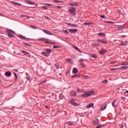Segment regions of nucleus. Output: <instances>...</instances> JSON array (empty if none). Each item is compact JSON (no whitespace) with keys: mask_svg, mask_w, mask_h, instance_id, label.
Segmentation results:
<instances>
[{"mask_svg":"<svg viewBox=\"0 0 128 128\" xmlns=\"http://www.w3.org/2000/svg\"><path fill=\"white\" fill-rule=\"evenodd\" d=\"M38 40H43V41H44V40H46V39L45 38H39Z\"/></svg>","mask_w":128,"mask_h":128,"instance_id":"nucleus-39","label":"nucleus"},{"mask_svg":"<svg viewBox=\"0 0 128 128\" xmlns=\"http://www.w3.org/2000/svg\"><path fill=\"white\" fill-rule=\"evenodd\" d=\"M121 28H118V30H121Z\"/></svg>","mask_w":128,"mask_h":128,"instance_id":"nucleus-60","label":"nucleus"},{"mask_svg":"<svg viewBox=\"0 0 128 128\" xmlns=\"http://www.w3.org/2000/svg\"><path fill=\"white\" fill-rule=\"evenodd\" d=\"M45 108H46V109H48V110H50V106H45Z\"/></svg>","mask_w":128,"mask_h":128,"instance_id":"nucleus-49","label":"nucleus"},{"mask_svg":"<svg viewBox=\"0 0 128 128\" xmlns=\"http://www.w3.org/2000/svg\"><path fill=\"white\" fill-rule=\"evenodd\" d=\"M94 93V90H90V91L84 92V94H82V96H82V98H84L86 97L91 96V95H92Z\"/></svg>","mask_w":128,"mask_h":128,"instance_id":"nucleus-1","label":"nucleus"},{"mask_svg":"<svg viewBox=\"0 0 128 128\" xmlns=\"http://www.w3.org/2000/svg\"><path fill=\"white\" fill-rule=\"evenodd\" d=\"M54 2H59L57 0H54Z\"/></svg>","mask_w":128,"mask_h":128,"instance_id":"nucleus-51","label":"nucleus"},{"mask_svg":"<svg viewBox=\"0 0 128 128\" xmlns=\"http://www.w3.org/2000/svg\"><path fill=\"white\" fill-rule=\"evenodd\" d=\"M30 28H32L34 30H36L37 28L36 26H30Z\"/></svg>","mask_w":128,"mask_h":128,"instance_id":"nucleus-37","label":"nucleus"},{"mask_svg":"<svg viewBox=\"0 0 128 128\" xmlns=\"http://www.w3.org/2000/svg\"><path fill=\"white\" fill-rule=\"evenodd\" d=\"M99 36L104 37L106 36L104 32H99L97 34Z\"/></svg>","mask_w":128,"mask_h":128,"instance_id":"nucleus-14","label":"nucleus"},{"mask_svg":"<svg viewBox=\"0 0 128 128\" xmlns=\"http://www.w3.org/2000/svg\"><path fill=\"white\" fill-rule=\"evenodd\" d=\"M76 96V92L74 91H71L70 92V96Z\"/></svg>","mask_w":128,"mask_h":128,"instance_id":"nucleus-7","label":"nucleus"},{"mask_svg":"<svg viewBox=\"0 0 128 128\" xmlns=\"http://www.w3.org/2000/svg\"><path fill=\"white\" fill-rule=\"evenodd\" d=\"M42 54L43 56L48 57L50 56V53H46L45 52H42Z\"/></svg>","mask_w":128,"mask_h":128,"instance_id":"nucleus-13","label":"nucleus"},{"mask_svg":"<svg viewBox=\"0 0 128 128\" xmlns=\"http://www.w3.org/2000/svg\"><path fill=\"white\" fill-rule=\"evenodd\" d=\"M46 6H50L51 4H46Z\"/></svg>","mask_w":128,"mask_h":128,"instance_id":"nucleus-57","label":"nucleus"},{"mask_svg":"<svg viewBox=\"0 0 128 128\" xmlns=\"http://www.w3.org/2000/svg\"><path fill=\"white\" fill-rule=\"evenodd\" d=\"M78 70L77 68H74L73 69V73L74 74H78Z\"/></svg>","mask_w":128,"mask_h":128,"instance_id":"nucleus-16","label":"nucleus"},{"mask_svg":"<svg viewBox=\"0 0 128 128\" xmlns=\"http://www.w3.org/2000/svg\"><path fill=\"white\" fill-rule=\"evenodd\" d=\"M78 76H79V75L78 74H74V76H72V78H76V77H78Z\"/></svg>","mask_w":128,"mask_h":128,"instance_id":"nucleus-35","label":"nucleus"},{"mask_svg":"<svg viewBox=\"0 0 128 128\" xmlns=\"http://www.w3.org/2000/svg\"><path fill=\"white\" fill-rule=\"evenodd\" d=\"M116 62V61H114V62H111V64H114Z\"/></svg>","mask_w":128,"mask_h":128,"instance_id":"nucleus-54","label":"nucleus"},{"mask_svg":"<svg viewBox=\"0 0 128 128\" xmlns=\"http://www.w3.org/2000/svg\"><path fill=\"white\" fill-rule=\"evenodd\" d=\"M97 42H101L102 44H106L108 43L107 40H105L104 39L97 38Z\"/></svg>","mask_w":128,"mask_h":128,"instance_id":"nucleus-3","label":"nucleus"},{"mask_svg":"<svg viewBox=\"0 0 128 128\" xmlns=\"http://www.w3.org/2000/svg\"><path fill=\"white\" fill-rule=\"evenodd\" d=\"M78 5V2H72L71 3H70V6H76Z\"/></svg>","mask_w":128,"mask_h":128,"instance_id":"nucleus-5","label":"nucleus"},{"mask_svg":"<svg viewBox=\"0 0 128 128\" xmlns=\"http://www.w3.org/2000/svg\"><path fill=\"white\" fill-rule=\"evenodd\" d=\"M127 43H128L127 41H124L122 42L121 43V46H126Z\"/></svg>","mask_w":128,"mask_h":128,"instance_id":"nucleus-20","label":"nucleus"},{"mask_svg":"<svg viewBox=\"0 0 128 128\" xmlns=\"http://www.w3.org/2000/svg\"><path fill=\"white\" fill-rule=\"evenodd\" d=\"M84 25L85 26H90L91 24L90 22H84Z\"/></svg>","mask_w":128,"mask_h":128,"instance_id":"nucleus-34","label":"nucleus"},{"mask_svg":"<svg viewBox=\"0 0 128 128\" xmlns=\"http://www.w3.org/2000/svg\"><path fill=\"white\" fill-rule=\"evenodd\" d=\"M66 62H70V64H73V61L71 59H66Z\"/></svg>","mask_w":128,"mask_h":128,"instance_id":"nucleus-23","label":"nucleus"},{"mask_svg":"<svg viewBox=\"0 0 128 128\" xmlns=\"http://www.w3.org/2000/svg\"><path fill=\"white\" fill-rule=\"evenodd\" d=\"M93 106H94V104L93 103H90L89 104L87 105V106H86V108H92Z\"/></svg>","mask_w":128,"mask_h":128,"instance_id":"nucleus-12","label":"nucleus"},{"mask_svg":"<svg viewBox=\"0 0 128 128\" xmlns=\"http://www.w3.org/2000/svg\"><path fill=\"white\" fill-rule=\"evenodd\" d=\"M54 66H56V68L59 69L60 67H59L58 65L56 64H54Z\"/></svg>","mask_w":128,"mask_h":128,"instance_id":"nucleus-44","label":"nucleus"},{"mask_svg":"<svg viewBox=\"0 0 128 128\" xmlns=\"http://www.w3.org/2000/svg\"><path fill=\"white\" fill-rule=\"evenodd\" d=\"M50 44H56V42H50Z\"/></svg>","mask_w":128,"mask_h":128,"instance_id":"nucleus-58","label":"nucleus"},{"mask_svg":"<svg viewBox=\"0 0 128 128\" xmlns=\"http://www.w3.org/2000/svg\"><path fill=\"white\" fill-rule=\"evenodd\" d=\"M12 2V4L16 5V6H20L21 5L20 4L14 2L12 1V2Z\"/></svg>","mask_w":128,"mask_h":128,"instance_id":"nucleus-17","label":"nucleus"},{"mask_svg":"<svg viewBox=\"0 0 128 128\" xmlns=\"http://www.w3.org/2000/svg\"><path fill=\"white\" fill-rule=\"evenodd\" d=\"M43 32H44L45 34H48L49 36H52L53 34L50 32V31L48 30H43Z\"/></svg>","mask_w":128,"mask_h":128,"instance_id":"nucleus-11","label":"nucleus"},{"mask_svg":"<svg viewBox=\"0 0 128 128\" xmlns=\"http://www.w3.org/2000/svg\"><path fill=\"white\" fill-rule=\"evenodd\" d=\"M58 8H62V7L60 6H58Z\"/></svg>","mask_w":128,"mask_h":128,"instance_id":"nucleus-61","label":"nucleus"},{"mask_svg":"<svg viewBox=\"0 0 128 128\" xmlns=\"http://www.w3.org/2000/svg\"><path fill=\"white\" fill-rule=\"evenodd\" d=\"M126 93H128V90H126Z\"/></svg>","mask_w":128,"mask_h":128,"instance_id":"nucleus-64","label":"nucleus"},{"mask_svg":"<svg viewBox=\"0 0 128 128\" xmlns=\"http://www.w3.org/2000/svg\"><path fill=\"white\" fill-rule=\"evenodd\" d=\"M121 99H122V100H125V99H126V98H125V97H122Z\"/></svg>","mask_w":128,"mask_h":128,"instance_id":"nucleus-53","label":"nucleus"},{"mask_svg":"<svg viewBox=\"0 0 128 128\" xmlns=\"http://www.w3.org/2000/svg\"><path fill=\"white\" fill-rule=\"evenodd\" d=\"M84 62V59H80V60H79V62Z\"/></svg>","mask_w":128,"mask_h":128,"instance_id":"nucleus-46","label":"nucleus"},{"mask_svg":"<svg viewBox=\"0 0 128 128\" xmlns=\"http://www.w3.org/2000/svg\"><path fill=\"white\" fill-rule=\"evenodd\" d=\"M60 48V46H53V48Z\"/></svg>","mask_w":128,"mask_h":128,"instance_id":"nucleus-38","label":"nucleus"},{"mask_svg":"<svg viewBox=\"0 0 128 128\" xmlns=\"http://www.w3.org/2000/svg\"><path fill=\"white\" fill-rule=\"evenodd\" d=\"M71 104H73V106H79V104H78V103H76V102H71Z\"/></svg>","mask_w":128,"mask_h":128,"instance_id":"nucleus-24","label":"nucleus"},{"mask_svg":"<svg viewBox=\"0 0 128 128\" xmlns=\"http://www.w3.org/2000/svg\"><path fill=\"white\" fill-rule=\"evenodd\" d=\"M122 70H127L128 69V66H123L121 67Z\"/></svg>","mask_w":128,"mask_h":128,"instance_id":"nucleus-21","label":"nucleus"},{"mask_svg":"<svg viewBox=\"0 0 128 128\" xmlns=\"http://www.w3.org/2000/svg\"><path fill=\"white\" fill-rule=\"evenodd\" d=\"M118 70V68H111V71H114L116 70Z\"/></svg>","mask_w":128,"mask_h":128,"instance_id":"nucleus-45","label":"nucleus"},{"mask_svg":"<svg viewBox=\"0 0 128 128\" xmlns=\"http://www.w3.org/2000/svg\"><path fill=\"white\" fill-rule=\"evenodd\" d=\"M80 65L82 66V68H84L85 67V65L84 64H80Z\"/></svg>","mask_w":128,"mask_h":128,"instance_id":"nucleus-47","label":"nucleus"},{"mask_svg":"<svg viewBox=\"0 0 128 128\" xmlns=\"http://www.w3.org/2000/svg\"><path fill=\"white\" fill-rule=\"evenodd\" d=\"M102 83H104V84H107V83H108V80H104L102 82Z\"/></svg>","mask_w":128,"mask_h":128,"instance_id":"nucleus-40","label":"nucleus"},{"mask_svg":"<svg viewBox=\"0 0 128 128\" xmlns=\"http://www.w3.org/2000/svg\"><path fill=\"white\" fill-rule=\"evenodd\" d=\"M74 100H74V99H71V103H72V102H74Z\"/></svg>","mask_w":128,"mask_h":128,"instance_id":"nucleus-52","label":"nucleus"},{"mask_svg":"<svg viewBox=\"0 0 128 128\" xmlns=\"http://www.w3.org/2000/svg\"><path fill=\"white\" fill-rule=\"evenodd\" d=\"M68 12H70V14H71L73 16H75L76 15V8L74 7L70 8V9H68Z\"/></svg>","mask_w":128,"mask_h":128,"instance_id":"nucleus-2","label":"nucleus"},{"mask_svg":"<svg viewBox=\"0 0 128 128\" xmlns=\"http://www.w3.org/2000/svg\"><path fill=\"white\" fill-rule=\"evenodd\" d=\"M19 37H20V38H22V40H26V37L23 36L22 35H20Z\"/></svg>","mask_w":128,"mask_h":128,"instance_id":"nucleus-30","label":"nucleus"},{"mask_svg":"<svg viewBox=\"0 0 128 128\" xmlns=\"http://www.w3.org/2000/svg\"><path fill=\"white\" fill-rule=\"evenodd\" d=\"M42 9L44 10H48V8H46V6H42Z\"/></svg>","mask_w":128,"mask_h":128,"instance_id":"nucleus-42","label":"nucleus"},{"mask_svg":"<svg viewBox=\"0 0 128 128\" xmlns=\"http://www.w3.org/2000/svg\"><path fill=\"white\" fill-rule=\"evenodd\" d=\"M106 52H107V50H106L102 48L101 50H100L99 52V54H101V55H102V54H104L105 53H106Z\"/></svg>","mask_w":128,"mask_h":128,"instance_id":"nucleus-4","label":"nucleus"},{"mask_svg":"<svg viewBox=\"0 0 128 128\" xmlns=\"http://www.w3.org/2000/svg\"><path fill=\"white\" fill-rule=\"evenodd\" d=\"M63 33L66 34H69L70 33L68 32V31L67 30H63L62 31Z\"/></svg>","mask_w":128,"mask_h":128,"instance_id":"nucleus-31","label":"nucleus"},{"mask_svg":"<svg viewBox=\"0 0 128 128\" xmlns=\"http://www.w3.org/2000/svg\"><path fill=\"white\" fill-rule=\"evenodd\" d=\"M106 107H107V104H102L101 106V110L102 111L104 110L106 108Z\"/></svg>","mask_w":128,"mask_h":128,"instance_id":"nucleus-10","label":"nucleus"},{"mask_svg":"<svg viewBox=\"0 0 128 128\" xmlns=\"http://www.w3.org/2000/svg\"><path fill=\"white\" fill-rule=\"evenodd\" d=\"M68 32H70L71 34H74L76 32H78V29H70L68 30Z\"/></svg>","mask_w":128,"mask_h":128,"instance_id":"nucleus-6","label":"nucleus"},{"mask_svg":"<svg viewBox=\"0 0 128 128\" xmlns=\"http://www.w3.org/2000/svg\"><path fill=\"white\" fill-rule=\"evenodd\" d=\"M90 57L94 58H97V56H96V54H91Z\"/></svg>","mask_w":128,"mask_h":128,"instance_id":"nucleus-29","label":"nucleus"},{"mask_svg":"<svg viewBox=\"0 0 128 128\" xmlns=\"http://www.w3.org/2000/svg\"><path fill=\"white\" fill-rule=\"evenodd\" d=\"M105 16H101V18H104Z\"/></svg>","mask_w":128,"mask_h":128,"instance_id":"nucleus-56","label":"nucleus"},{"mask_svg":"<svg viewBox=\"0 0 128 128\" xmlns=\"http://www.w3.org/2000/svg\"><path fill=\"white\" fill-rule=\"evenodd\" d=\"M68 26H73L74 28H76V27L78 26L77 25L72 24H68Z\"/></svg>","mask_w":128,"mask_h":128,"instance_id":"nucleus-26","label":"nucleus"},{"mask_svg":"<svg viewBox=\"0 0 128 128\" xmlns=\"http://www.w3.org/2000/svg\"><path fill=\"white\" fill-rule=\"evenodd\" d=\"M96 128H102V126L100 125H98V126H97Z\"/></svg>","mask_w":128,"mask_h":128,"instance_id":"nucleus-55","label":"nucleus"},{"mask_svg":"<svg viewBox=\"0 0 128 128\" xmlns=\"http://www.w3.org/2000/svg\"><path fill=\"white\" fill-rule=\"evenodd\" d=\"M98 122H99V120H98V118L96 119L93 121L92 123L94 124V125H96L98 124Z\"/></svg>","mask_w":128,"mask_h":128,"instance_id":"nucleus-15","label":"nucleus"},{"mask_svg":"<svg viewBox=\"0 0 128 128\" xmlns=\"http://www.w3.org/2000/svg\"><path fill=\"white\" fill-rule=\"evenodd\" d=\"M8 38H12L14 37V36L11 33H8Z\"/></svg>","mask_w":128,"mask_h":128,"instance_id":"nucleus-22","label":"nucleus"},{"mask_svg":"<svg viewBox=\"0 0 128 128\" xmlns=\"http://www.w3.org/2000/svg\"><path fill=\"white\" fill-rule=\"evenodd\" d=\"M26 79L28 80H30V77H28V78H26Z\"/></svg>","mask_w":128,"mask_h":128,"instance_id":"nucleus-63","label":"nucleus"},{"mask_svg":"<svg viewBox=\"0 0 128 128\" xmlns=\"http://www.w3.org/2000/svg\"><path fill=\"white\" fill-rule=\"evenodd\" d=\"M116 99L114 100V101L112 102V106H113L114 108L116 107V105L114 104V103L116 102Z\"/></svg>","mask_w":128,"mask_h":128,"instance_id":"nucleus-18","label":"nucleus"},{"mask_svg":"<svg viewBox=\"0 0 128 128\" xmlns=\"http://www.w3.org/2000/svg\"><path fill=\"white\" fill-rule=\"evenodd\" d=\"M14 74L15 81H16V80H18V77L17 76V74L16 73H14Z\"/></svg>","mask_w":128,"mask_h":128,"instance_id":"nucleus-33","label":"nucleus"},{"mask_svg":"<svg viewBox=\"0 0 128 128\" xmlns=\"http://www.w3.org/2000/svg\"><path fill=\"white\" fill-rule=\"evenodd\" d=\"M106 23H108V24H114V22L112 21H107V22H105Z\"/></svg>","mask_w":128,"mask_h":128,"instance_id":"nucleus-32","label":"nucleus"},{"mask_svg":"<svg viewBox=\"0 0 128 128\" xmlns=\"http://www.w3.org/2000/svg\"><path fill=\"white\" fill-rule=\"evenodd\" d=\"M73 48H74V49L76 50L77 51L81 52L80 50H79V48H78V47H76V46L73 45Z\"/></svg>","mask_w":128,"mask_h":128,"instance_id":"nucleus-25","label":"nucleus"},{"mask_svg":"<svg viewBox=\"0 0 128 128\" xmlns=\"http://www.w3.org/2000/svg\"><path fill=\"white\" fill-rule=\"evenodd\" d=\"M14 72H18V70L16 69L14 70Z\"/></svg>","mask_w":128,"mask_h":128,"instance_id":"nucleus-62","label":"nucleus"},{"mask_svg":"<svg viewBox=\"0 0 128 128\" xmlns=\"http://www.w3.org/2000/svg\"><path fill=\"white\" fill-rule=\"evenodd\" d=\"M22 53L24 54H25V55H26V56L30 55V53L26 52L25 50H22Z\"/></svg>","mask_w":128,"mask_h":128,"instance_id":"nucleus-19","label":"nucleus"},{"mask_svg":"<svg viewBox=\"0 0 128 128\" xmlns=\"http://www.w3.org/2000/svg\"><path fill=\"white\" fill-rule=\"evenodd\" d=\"M68 125L70 126H74V124L71 122H68Z\"/></svg>","mask_w":128,"mask_h":128,"instance_id":"nucleus-41","label":"nucleus"},{"mask_svg":"<svg viewBox=\"0 0 128 128\" xmlns=\"http://www.w3.org/2000/svg\"><path fill=\"white\" fill-rule=\"evenodd\" d=\"M25 2H26V3L28 4L29 5H34V4H36L34 2H30L29 0H26Z\"/></svg>","mask_w":128,"mask_h":128,"instance_id":"nucleus-9","label":"nucleus"},{"mask_svg":"<svg viewBox=\"0 0 128 128\" xmlns=\"http://www.w3.org/2000/svg\"><path fill=\"white\" fill-rule=\"evenodd\" d=\"M51 42H50V41L46 40V42H45L46 44H50Z\"/></svg>","mask_w":128,"mask_h":128,"instance_id":"nucleus-48","label":"nucleus"},{"mask_svg":"<svg viewBox=\"0 0 128 128\" xmlns=\"http://www.w3.org/2000/svg\"><path fill=\"white\" fill-rule=\"evenodd\" d=\"M11 75H12V73L8 71V72H6L5 73V76L6 77H10L11 76Z\"/></svg>","mask_w":128,"mask_h":128,"instance_id":"nucleus-8","label":"nucleus"},{"mask_svg":"<svg viewBox=\"0 0 128 128\" xmlns=\"http://www.w3.org/2000/svg\"><path fill=\"white\" fill-rule=\"evenodd\" d=\"M98 46H99L98 44H94V48H96V47Z\"/></svg>","mask_w":128,"mask_h":128,"instance_id":"nucleus-43","label":"nucleus"},{"mask_svg":"<svg viewBox=\"0 0 128 128\" xmlns=\"http://www.w3.org/2000/svg\"><path fill=\"white\" fill-rule=\"evenodd\" d=\"M82 78L84 80H87L88 78V76H82Z\"/></svg>","mask_w":128,"mask_h":128,"instance_id":"nucleus-27","label":"nucleus"},{"mask_svg":"<svg viewBox=\"0 0 128 128\" xmlns=\"http://www.w3.org/2000/svg\"><path fill=\"white\" fill-rule=\"evenodd\" d=\"M125 65H128V63L124 64H122V66H125Z\"/></svg>","mask_w":128,"mask_h":128,"instance_id":"nucleus-59","label":"nucleus"},{"mask_svg":"<svg viewBox=\"0 0 128 128\" xmlns=\"http://www.w3.org/2000/svg\"><path fill=\"white\" fill-rule=\"evenodd\" d=\"M44 52L48 54H50L51 53V50L46 49V52Z\"/></svg>","mask_w":128,"mask_h":128,"instance_id":"nucleus-28","label":"nucleus"},{"mask_svg":"<svg viewBox=\"0 0 128 128\" xmlns=\"http://www.w3.org/2000/svg\"><path fill=\"white\" fill-rule=\"evenodd\" d=\"M23 44H24V45L28 46H30L31 45H30V44L26 43V42H24Z\"/></svg>","mask_w":128,"mask_h":128,"instance_id":"nucleus-36","label":"nucleus"},{"mask_svg":"<svg viewBox=\"0 0 128 128\" xmlns=\"http://www.w3.org/2000/svg\"><path fill=\"white\" fill-rule=\"evenodd\" d=\"M76 92H78V93L80 92V89H79V88L77 89Z\"/></svg>","mask_w":128,"mask_h":128,"instance_id":"nucleus-50","label":"nucleus"}]
</instances>
